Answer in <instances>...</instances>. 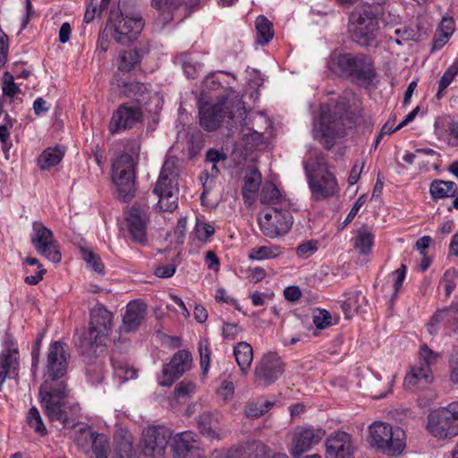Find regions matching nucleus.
Wrapping results in <instances>:
<instances>
[{
    "instance_id": "nucleus-1",
    "label": "nucleus",
    "mask_w": 458,
    "mask_h": 458,
    "mask_svg": "<svg viewBox=\"0 0 458 458\" xmlns=\"http://www.w3.org/2000/svg\"><path fill=\"white\" fill-rule=\"evenodd\" d=\"M70 358L65 343H51L46 357L44 381L39 387V401L45 414L51 422H57L64 428H74L80 410L76 403L68 405L66 397L69 390L62 380L67 372Z\"/></svg>"
},
{
    "instance_id": "nucleus-2",
    "label": "nucleus",
    "mask_w": 458,
    "mask_h": 458,
    "mask_svg": "<svg viewBox=\"0 0 458 458\" xmlns=\"http://www.w3.org/2000/svg\"><path fill=\"white\" fill-rule=\"evenodd\" d=\"M328 68L332 72L366 89L373 84L377 77L372 57L362 53L334 54L328 61Z\"/></svg>"
},
{
    "instance_id": "nucleus-3",
    "label": "nucleus",
    "mask_w": 458,
    "mask_h": 458,
    "mask_svg": "<svg viewBox=\"0 0 458 458\" xmlns=\"http://www.w3.org/2000/svg\"><path fill=\"white\" fill-rule=\"evenodd\" d=\"M307 182L311 198L321 201L336 195L339 191L337 180L329 171L328 165L320 151L311 150L303 162Z\"/></svg>"
},
{
    "instance_id": "nucleus-4",
    "label": "nucleus",
    "mask_w": 458,
    "mask_h": 458,
    "mask_svg": "<svg viewBox=\"0 0 458 458\" xmlns=\"http://www.w3.org/2000/svg\"><path fill=\"white\" fill-rule=\"evenodd\" d=\"M120 92L132 101L120 105L114 114H157L159 110H152L148 106L154 102L157 106L161 99L157 97L150 98L146 86L139 81H126L115 75L114 79Z\"/></svg>"
},
{
    "instance_id": "nucleus-5",
    "label": "nucleus",
    "mask_w": 458,
    "mask_h": 458,
    "mask_svg": "<svg viewBox=\"0 0 458 458\" xmlns=\"http://www.w3.org/2000/svg\"><path fill=\"white\" fill-rule=\"evenodd\" d=\"M144 25L140 13H128L120 3L117 11L110 12L106 29L116 43L129 46L138 39Z\"/></svg>"
},
{
    "instance_id": "nucleus-6",
    "label": "nucleus",
    "mask_w": 458,
    "mask_h": 458,
    "mask_svg": "<svg viewBox=\"0 0 458 458\" xmlns=\"http://www.w3.org/2000/svg\"><path fill=\"white\" fill-rule=\"evenodd\" d=\"M179 173L177 160L174 157L167 158L153 190L158 198L156 205L158 211L173 212L177 208Z\"/></svg>"
},
{
    "instance_id": "nucleus-7",
    "label": "nucleus",
    "mask_w": 458,
    "mask_h": 458,
    "mask_svg": "<svg viewBox=\"0 0 458 458\" xmlns=\"http://www.w3.org/2000/svg\"><path fill=\"white\" fill-rule=\"evenodd\" d=\"M369 445L388 455H399L406 446L405 432L400 427L375 421L369 427Z\"/></svg>"
},
{
    "instance_id": "nucleus-8",
    "label": "nucleus",
    "mask_w": 458,
    "mask_h": 458,
    "mask_svg": "<svg viewBox=\"0 0 458 458\" xmlns=\"http://www.w3.org/2000/svg\"><path fill=\"white\" fill-rule=\"evenodd\" d=\"M378 12L364 5L350 15V33L352 40L361 47L372 46L379 29Z\"/></svg>"
},
{
    "instance_id": "nucleus-9",
    "label": "nucleus",
    "mask_w": 458,
    "mask_h": 458,
    "mask_svg": "<svg viewBox=\"0 0 458 458\" xmlns=\"http://www.w3.org/2000/svg\"><path fill=\"white\" fill-rule=\"evenodd\" d=\"M427 428L438 439L456 437L458 435V401L430 413L428 417Z\"/></svg>"
},
{
    "instance_id": "nucleus-10",
    "label": "nucleus",
    "mask_w": 458,
    "mask_h": 458,
    "mask_svg": "<svg viewBox=\"0 0 458 458\" xmlns=\"http://www.w3.org/2000/svg\"><path fill=\"white\" fill-rule=\"evenodd\" d=\"M134 161L130 154L118 156L113 163L112 179L117 187L119 198L130 201L135 194Z\"/></svg>"
},
{
    "instance_id": "nucleus-11",
    "label": "nucleus",
    "mask_w": 458,
    "mask_h": 458,
    "mask_svg": "<svg viewBox=\"0 0 458 458\" xmlns=\"http://www.w3.org/2000/svg\"><path fill=\"white\" fill-rule=\"evenodd\" d=\"M248 112L242 95L228 87L216 96V99L199 114H247Z\"/></svg>"
},
{
    "instance_id": "nucleus-12",
    "label": "nucleus",
    "mask_w": 458,
    "mask_h": 458,
    "mask_svg": "<svg viewBox=\"0 0 458 458\" xmlns=\"http://www.w3.org/2000/svg\"><path fill=\"white\" fill-rule=\"evenodd\" d=\"M259 225L264 235L276 238L285 234L293 225V216L288 208L274 207L259 217Z\"/></svg>"
},
{
    "instance_id": "nucleus-13",
    "label": "nucleus",
    "mask_w": 458,
    "mask_h": 458,
    "mask_svg": "<svg viewBox=\"0 0 458 458\" xmlns=\"http://www.w3.org/2000/svg\"><path fill=\"white\" fill-rule=\"evenodd\" d=\"M284 363L276 352H267L256 362L254 379L259 385L275 383L284 373Z\"/></svg>"
},
{
    "instance_id": "nucleus-14",
    "label": "nucleus",
    "mask_w": 458,
    "mask_h": 458,
    "mask_svg": "<svg viewBox=\"0 0 458 458\" xmlns=\"http://www.w3.org/2000/svg\"><path fill=\"white\" fill-rule=\"evenodd\" d=\"M32 231L31 243L37 252L54 263L60 262L62 255L53 232L38 221L33 223Z\"/></svg>"
},
{
    "instance_id": "nucleus-15",
    "label": "nucleus",
    "mask_w": 458,
    "mask_h": 458,
    "mask_svg": "<svg viewBox=\"0 0 458 458\" xmlns=\"http://www.w3.org/2000/svg\"><path fill=\"white\" fill-rule=\"evenodd\" d=\"M171 437L172 432L164 426H148L144 428L142 439L145 454L153 457L162 456Z\"/></svg>"
},
{
    "instance_id": "nucleus-16",
    "label": "nucleus",
    "mask_w": 458,
    "mask_h": 458,
    "mask_svg": "<svg viewBox=\"0 0 458 458\" xmlns=\"http://www.w3.org/2000/svg\"><path fill=\"white\" fill-rule=\"evenodd\" d=\"M326 458H354L356 447L353 437L344 430L332 432L325 441Z\"/></svg>"
},
{
    "instance_id": "nucleus-17",
    "label": "nucleus",
    "mask_w": 458,
    "mask_h": 458,
    "mask_svg": "<svg viewBox=\"0 0 458 458\" xmlns=\"http://www.w3.org/2000/svg\"><path fill=\"white\" fill-rule=\"evenodd\" d=\"M326 431L321 428L297 427L293 432L291 454L293 458H300L312 446L318 445L325 437Z\"/></svg>"
},
{
    "instance_id": "nucleus-18",
    "label": "nucleus",
    "mask_w": 458,
    "mask_h": 458,
    "mask_svg": "<svg viewBox=\"0 0 458 458\" xmlns=\"http://www.w3.org/2000/svg\"><path fill=\"white\" fill-rule=\"evenodd\" d=\"M343 130L341 116H315L313 120V135L324 148H330L335 140Z\"/></svg>"
},
{
    "instance_id": "nucleus-19",
    "label": "nucleus",
    "mask_w": 458,
    "mask_h": 458,
    "mask_svg": "<svg viewBox=\"0 0 458 458\" xmlns=\"http://www.w3.org/2000/svg\"><path fill=\"white\" fill-rule=\"evenodd\" d=\"M149 207L147 204L135 203L127 216V225L131 239L138 243L147 242V225L149 222Z\"/></svg>"
},
{
    "instance_id": "nucleus-20",
    "label": "nucleus",
    "mask_w": 458,
    "mask_h": 458,
    "mask_svg": "<svg viewBox=\"0 0 458 458\" xmlns=\"http://www.w3.org/2000/svg\"><path fill=\"white\" fill-rule=\"evenodd\" d=\"M361 101L352 90H344L335 102L321 103L318 114H358Z\"/></svg>"
},
{
    "instance_id": "nucleus-21",
    "label": "nucleus",
    "mask_w": 458,
    "mask_h": 458,
    "mask_svg": "<svg viewBox=\"0 0 458 458\" xmlns=\"http://www.w3.org/2000/svg\"><path fill=\"white\" fill-rule=\"evenodd\" d=\"M191 363L192 358L190 352L178 351L174 354L170 362L163 368L159 384L163 386H170L175 379L191 369Z\"/></svg>"
},
{
    "instance_id": "nucleus-22",
    "label": "nucleus",
    "mask_w": 458,
    "mask_h": 458,
    "mask_svg": "<svg viewBox=\"0 0 458 458\" xmlns=\"http://www.w3.org/2000/svg\"><path fill=\"white\" fill-rule=\"evenodd\" d=\"M221 414L217 411H204L198 419V428L199 432L209 439L220 440L224 438L227 430L223 427Z\"/></svg>"
},
{
    "instance_id": "nucleus-23",
    "label": "nucleus",
    "mask_w": 458,
    "mask_h": 458,
    "mask_svg": "<svg viewBox=\"0 0 458 458\" xmlns=\"http://www.w3.org/2000/svg\"><path fill=\"white\" fill-rule=\"evenodd\" d=\"M263 143L262 134L254 131L244 134L233 149L231 158L236 165H242L254 150Z\"/></svg>"
},
{
    "instance_id": "nucleus-24",
    "label": "nucleus",
    "mask_w": 458,
    "mask_h": 458,
    "mask_svg": "<svg viewBox=\"0 0 458 458\" xmlns=\"http://www.w3.org/2000/svg\"><path fill=\"white\" fill-rule=\"evenodd\" d=\"M217 75V72L209 73L202 81L201 91L197 98L199 113L203 112L216 99V96L229 87L224 86Z\"/></svg>"
},
{
    "instance_id": "nucleus-25",
    "label": "nucleus",
    "mask_w": 458,
    "mask_h": 458,
    "mask_svg": "<svg viewBox=\"0 0 458 458\" xmlns=\"http://www.w3.org/2000/svg\"><path fill=\"white\" fill-rule=\"evenodd\" d=\"M89 328L96 332L98 339H107L113 327V315L103 306H97L90 310Z\"/></svg>"
},
{
    "instance_id": "nucleus-26",
    "label": "nucleus",
    "mask_w": 458,
    "mask_h": 458,
    "mask_svg": "<svg viewBox=\"0 0 458 458\" xmlns=\"http://www.w3.org/2000/svg\"><path fill=\"white\" fill-rule=\"evenodd\" d=\"M145 304L137 301L129 302L123 315L122 329L124 332H132L137 330L145 319Z\"/></svg>"
},
{
    "instance_id": "nucleus-27",
    "label": "nucleus",
    "mask_w": 458,
    "mask_h": 458,
    "mask_svg": "<svg viewBox=\"0 0 458 458\" xmlns=\"http://www.w3.org/2000/svg\"><path fill=\"white\" fill-rule=\"evenodd\" d=\"M433 381L430 367L426 363H418L404 378L407 386L426 387Z\"/></svg>"
},
{
    "instance_id": "nucleus-28",
    "label": "nucleus",
    "mask_w": 458,
    "mask_h": 458,
    "mask_svg": "<svg viewBox=\"0 0 458 458\" xmlns=\"http://www.w3.org/2000/svg\"><path fill=\"white\" fill-rule=\"evenodd\" d=\"M261 179V174L259 169L253 165H250L246 172L242 190V197L246 203L251 204L253 202L254 196L259 189Z\"/></svg>"
},
{
    "instance_id": "nucleus-29",
    "label": "nucleus",
    "mask_w": 458,
    "mask_h": 458,
    "mask_svg": "<svg viewBox=\"0 0 458 458\" xmlns=\"http://www.w3.org/2000/svg\"><path fill=\"white\" fill-rule=\"evenodd\" d=\"M148 51L149 47L148 45L131 50L122 51L119 55L118 70L122 72L133 70Z\"/></svg>"
},
{
    "instance_id": "nucleus-30",
    "label": "nucleus",
    "mask_w": 458,
    "mask_h": 458,
    "mask_svg": "<svg viewBox=\"0 0 458 458\" xmlns=\"http://www.w3.org/2000/svg\"><path fill=\"white\" fill-rule=\"evenodd\" d=\"M105 343L106 339H98L97 333L89 327L76 341V346L81 354L91 356L96 352L98 347Z\"/></svg>"
},
{
    "instance_id": "nucleus-31",
    "label": "nucleus",
    "mask_w": 458,
    "mask_h": 458,
    "mask_svg": "<svg viewBox=\"0 0 458 458\" xmlns=\"http://www.w3.org/2000/svg\"><path fill=\"white\" fill-rule=\"evenodd\" d=\"M233 355L242 374L246 375L253 360V349L247 342H239L233 347Z\"/></svg>"
},
{
    "instance_id": "nucleus-32",
    "label": "nucleus",
    "mask_w": 458,
    "mask_h": 458,
    "mask_svg": "<svg viewBox=\"0 0 458 458\" xmlns=\"http://www.w3.org/2000/svg\"><path fill=\"white\" fill-rule=\"evenodd\" d=\"M260 202L267 205H279L280 208H288L290 203L285 199L276 186L268 182L266 183L260 192Z\"/></svg>"
},
{
    "instance_id": "nucleus-33",
    "label": "nucleus",
    "mask_w": 458,
    "mask_h": 458,
    "mask_svg": "<svg viewBox=\"0 0 458 458\" xmlns=\"http://www.w3.org/2000/svg\"><path fill=\"white\" fill-rule=\"evenodd\" d=\"M17 349H8L0 354V379L5 380L9 373L17 374L18 370Z\"/></svg>"
},
{
    "instance_id": "nucleus-34",
    "label": "nucleus",
    "mask_w": 458,
    "mask_h": 458,
    "mask_svg": "<svg viewBox=\"0 0 458 458\" xmlns=\"http://www.w3.org/2000/svg\"><path fill=\"white\" fill-rule=\"evenodd\" d=\"M91 442V454L89 458H107L109 453V440L104 434H98L90 431H84Z\"/></svg>"
},
{
    "instance_id": "nucleus-35",
    "label": "nucleus",
    "mask_w": 458,
    "mask_h": 458,
    "mask_svg": "<svg viewBox=\"0 0 458 458\" xmlns=\"http://www.w3.org/2000/svg\"><path fill=\"white\" fill-rule=\"evenodd\" d=\"M64 156L60 147L46 148L38 157L37 164L41 170H49L58 165Z\"/></svg>"
},
{
    "instance_id": "nucleus-36",
    "label": "nucleus",
    "mask_w": 458,
    "mask_h": 458,
    "mask_svg": "<svg viewBox=\"0 0 458 458\" xmlns=\"http://www.w3.org/2000/svg\"><path fill=\"white\" fill-rule=\"evenodd\" d=\"M429 191L433 199H444L454 197L458 192V188L454 182L435 180L430 184Z\"/></svg>"
},
{
    "instance_id": "nucleus-37",
    "label": "nucleus",
    "mask_w": 458,
    "mask_h": 458,
    "mask_svg": "<svg viewBox=\"0 0 458 458\" xmlns=\"http://www.w3.org/2000/svg\"><path fill=\"white\" fill-rule=\"evenodd\" d=\"M374 244V236L368 227L362 226L357 231L353 247L360 254L367 255L371 251Z\"/></svg>"
},
{
    "instance_id": "nucleus-38",
    "label": "nucleus",
    "mask_w": 458,
    "mask_h": 458,
    "mask_svg": "<svg viewBox=\"0 0 458 458\" xmlns=\"http://www.w3.org/2000/svg\"><path fill=\"white\" fill-rule=\"evenodd\" d=\"M274 404V402L259 398L247 403L244 406L243 412L248 418H259L267 412Z\"/></svg>"
},
{
    "instance_id": "nucleus-39",
    "label": "nucleus",
    "mask_w": 458,
    "mask_h": 458,
    "mask_svg": "<svg viewBox=\"0 0 458 458\" xmlns=\"http://www.w3.org/2000/svg\"><path fill=\"white\" fill-rule=\"evenodd\" d=\"M141 116H112L109 123V131L112 134L121 133L131 129L135 124L141 123Z\"/></svg>"
},
{
    "instance_id": "nucleus-40",
    "label": "nucleus",
    "mask_w": 458,
    "mask_h": 458,
    "mask_svg": "<svg viewBox=\"0 0 458 458\" xmlns=\"http://www.w3.org/2000/svg\"><path fill=\"white\" fill-rule=\"evenodd\" d=\"M196 434L191 431L178 434L175 437V452L180 455H186L196 447Z\"/></svg>"
},
{
    "instance_id": "nucleus-41",
    "label": "nucleus",
    "mask_w": 458,
    "mask_h": 458,
    "mask_svg": "<svg viewBox=\"0 0 458 458\" xmlns=\"http://www.w3.org/2000/svg\"><path fill=\"white\" fill-rule=\"evenodd\" d=\"M257 42L259 45L267 44L274 37L273 24L265 16L256 19Z\"/></svg>"
},
{
    "instance_id": "nucleus-42",
    "label": "nucleus",
    "mask_w": 458,
    "mask_h": 458,
    "mask_svg": "<svg viewBox=\"0 0 458 458\" xmlns=\"http://www.w3.org/2000/svg\"><path fill=\"white\" fill-rule=\"evenodd\" d=\"M115 447L112 458H132L133 447L131 436L115 437Z\"/></svg>"
},
{
    "instance_id": "nucleus-43",
    "label": "nucleus",
    "mask_w": 458,
    "mask_h": 458,
    "mask_svg": "<svg viewBox=\"0 0 458 458\" xmlns=\"http://www.w3.org/2000/svg\"><path fill=\"white\" fill-rule=\"evenodd\" d=\"M281 253L282 250L279 246H260L250 250L249 259L257 260L269 259L278 257Z\"/></svg>"
},
{
    "instance_id": "nucleus-44",
    "label": "nucleus",
    "mask_w": 458,
    "mask_h": 458,
    "mask_svg": "<svg viewBox=\"0 0 458 458\" xmlns=\"http://www.w3.org/2000/svg\"><path fill=\"white\" fill-rule=\"evenodd\" d=\"M458 73V58H456L454 63L446 69L444 72L443 76L439 80L438 83V91L437 93V97L438 98H441V93L444 91L453 81L454 77Z\"/></svg>"
},
{
    "instance_id": "nucleus-45",
    "label": "nucleus",
    "mask_w": 458,
    "mask_h": 458,
    "mask_svg": "<svg viewBox=\"0 0 458 458\" xmlns=\"http://www.w3.org/2000/svg\"><path fill=\"white\" fill-rule=\"evenodd\" d=\"M27 420L29 425L33 428L37 433L40 435H45L47 433V428L43 423L39 411L36 407L30 409Z\"/></svg>"
},
{
    "instance_id": "nucleus-46",
    "label": "nucleus",
    "mask_w": 458,
    "mask_h": 458,
    "mask_svg": "<svg viewBox=\"0 0 458 458\" xmlns=\"http://www.w3.org/2000/svg\"><path fill=\"white\" fill-rule=\"evenodd\" d=\"M183 2L184 0H151V4L155 9L167 13L170 15Z\"/></svg>"
},
{
    "instance_id": "nucleus-47",
    "label": "nucleus",
    "mask_w": 458,
    "mask_h": 458,
    "mask_svg": "<svg viewBox=\"0 0 458 458\" xmlns=\"http://www.w3.org/2000/svg\"><path fill=\"white\" fill-rule=\"evenodd\" d=\"M225 116H199V125L208 132L215 131L222 127Z\"/></svg>"
},
{
    "instance_id": "nucleus-48",
    "label": "nucleus",
    "mask_w": 458,
    "mask_h": 458,
    "mask_svg": "<svg viewBox=\"0 0 458 458\" xmlns=\"http://www.w3.org/2000/svg\"><path fill=\"white\" fill-rule=\"evenodd\" d=\"M114 368L115 376L123 382L137 377V370L128 364H114Z\"/></svg>"
},
{
    "instance_id": "nucleus-49",
    "label": "nucleus",
    "mask_w": 458,
    "mask_h": 458,
    "mask_svg": "<svg viewBox=\"0 0 458 458\" xmlns=\"http://www.w3.org/2000/svg\"><path fill=\"white\" fill-rule=\"evenodd\" d=\"M199 353L200 357V367L202 374L206 375L208 371L210 363V351L207 341L200 340L199 343Z\"/></svg>"
},
{
    "instance_id": "nucleus-50",
    "label": "nucleus",
    "mask_w": 458,
    "mask_h": 458,
    "mask_svg": "<svg viewBox=\"0 0 458 458\" xmlns=\"http://www.w3.org/2000/svg\"><path fill=\"white\" fill-rule=\"evenodd\" d=\"M83 259L87 262L88 266L95 272L103 275L104 265L98 256H96L93 252L84 250L82 251Z\"/></svg>"
},
{
    "instance_id": "nucleus-51",
    "label": "nucleus",
    "mask_w": 458,
    "mask_h": 458,
    "mask_svg": "<svg viewBox=\"0 0 458 458\" xmlns=\"http://www.w3.org/2000/svg\"><path fill=\"white\" fill-rule=\"evenodd\" d=\"M196 389V385L192 381H182L180 382L175 389L174 395L177 399L190 397Z\"/></svg>"
},
{
    "instance_id": "nucleus-52",
    "label": "nucleus",
    "mask_w": 458,
    "mask_h": 458,
    "mask_svg": "<svg viewBox=\"0 0 458 458\" xmlns=\"http://www.w3.org/2000/svg\"><path fill=\"white\" fill-rule=\"evenodd\" d=\"M204 146L202 135L200 132L192 133L188 138V148L191 157H195L199 153Z\"/></svg>"
},
{
    "instance_id": "nucleus-53",
    "label": "nucleus",
    "mask_w": 458,
    "mask_h": 458,
    "mask_svg": "<svg viewBox=\"0 0 458 458\" xmlns=\"http://www.w3.org/2000/svg\"><path fill=\"white\" fill-rule=\"evenodd\" d=\"M318 250L317 241H307L296 248V254L301 259H308Z\"/></svg>"
},
{
    "instance_id": "nucleus-54",
    "label": "nucleus",
    "mask_w": 458,
    "mask_h": 458,
    "mask_svg": "<svg viewBox=\"0 0 458 458\" xmlns=\"http://www.w3.org/2000/svg\"><path fill=\"white\" fill-rule=\"evenodd\" d=\"M3 93L5 97L4 100H7V106H11L12 103L14 105H21V99L19 98H14L15 95L20 92L19 87L14 84H9V85H3L2 86Z\"/></svg>"
},
{
    "instance_id": "nucleus-55",
    "label": "nucleus",
    "mask_w": 458,
    "mask_h": 458,
    "mask_svg": "<svg viewBox=\"0 0 458 458\" xmlns=\"http://www.w3.org/2000/svg\"><path fill=\"white\" fill-rule=\"evenodd\" d=\"M182 68L187 78L194 79L198 76L199 70L200 69V64L192 60L191 57H186L182 60Z\"/></svg>"
},
{
    "instance_id": "nucleus-56",
    "label": "nucleus",
    "mask_w": 458,
    "mask_h": 458,
    "mask_svg": "<svg viewBox=\"0 0 458 458\" xmlns=\"http://www.w3.org/2000/svg\"><path fill=\"white\" fill-rule=\"evenodd\" d=\"M195 233L199 240L205 242L214 234L215 229L208 224L197 222Z\"/></svg>"
},
{
    "instance_id": "nucleus-57",
    "label": "nucleus",
    "mask_w": 458,
    "mask_h": 458,
    "mask_svg": "<svg viewBox=\"0 0 458 458\" xmlns=\"http://www.w3.org/2000/svg\"><path fill=\"white\" fill-rule=\"evenodd\" d=\"M44 335H45V332H40L38 335L36 342L32 347V351H31L32 364L31 365H32L33 373L36 372V370L38 367V364H39L40 346H41V343H42Z\"/></svg>"
},
{
    "instance_id": "nucleus-58",
    "label": "nucleus",
    "mask_w": 458,
    "mask_h": 458,
    "mask_svg": "<svg viewBox=\"0 0 458 458\" xmlns=\"http://www.w3.org/2000/svg\"><path fill=\"white\" fill-rule=\"evenodd\" d=\"M396 38L389 37V41L394 42L396 45H402L403 41L410 40L413 38V30L409 28L396 29L394 30Z\"/></svg>"
},
{
    "instance_id": "nucleus-59",
    "label": "nucleus",
    "mask_w": 458,
    "mask_h": 458,
    "mask_svg": "<svg viewBox=\"0 0 458 458\" xmlns=\"http://www.w3.org/2000/svg\"><path fill=\"white\" fill-rule=\"evenodd\" d=\"M331 315L327 310H321L313 317V323L318 329H324L331 325Z\"/></svg>"
},
{
    "instance_id": "nucleus-60",
    "label": "nucleus",
    "mask_w": 458,
    "mask_h": 458,
    "mask_svg": "<svg viewBox=\"0 0 458 458\" xmlns=\"http://www.w3.org/2000/svg\"><path fill=\"white\" fill-rule=\"evenodd\" d=\"M420 361L419 363H426L430 367L431 364L436 362L437 354L430 350L426 344H424L420 347Z\"/></svg>"
},
{
    "instance_id": "nucleus-61",
    "label": "nucleus",
    "mask_w": 458,
    "mask_h": 458,
    "mask_svg": "<svg viewBox=\"0 0 458 458\" xmlns=\"http://www.w3.org/2000/svg\"><path fill=\"white\" fill-rule=\"evenodd\" d=\"M242 332V328L232 323H225L223 326V336L225 339L234 340Z\"/></svg>"
},
{
    "instance_id": "nucleus-62",
    "label": "nucleus",
    "mask_w": 458,
    "mask_h": 458,
    "mask_svg": "<svg viewBox=\"0 0 458 458\" xmlns=\"http://www.w3.org/2000/svg\"><path fill=\"white\" fill-rule=\"evenodd\" d=\"M454 30V21L451 17H443L437 31L451 37Z\"/></svg>"
},
{
    "instance_id": "nucleus-63",
    "label": "nucleus",
    "mask_w": 458,
    "mask_h": 458,
    "mask_svg": "<svg viewBox=\"0 0 458 458\" xmlns=\"http://www.w3.org/2000/svg\"><path fill=\"white\" fill-rule=\"evenodd\" d=\"M175 266L173 264H168L165 266L157 267L154 274L160 278H169L175 273Z\"/></svg>"
},
{
    "instance_id": "nucleus-64",
    "label": "nucleus",
    "mask_w": 458,
    "mask_h": 458,
    "mask_svg": "<svg viewBox=\"0 0 458 458\" xmlns=\"http://www.w3.org/2000/svg\"><path fill=\"white\" fill-rule=\"evenodd\" d=\"M227 458H258L250 449H233L230 450Z\"/></svg>"
}]
</instances>
